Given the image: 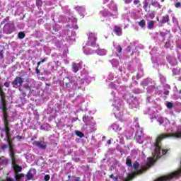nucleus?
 <instances>
[{
  "label": "nucleus",
  "mask_w": 181,
  "mask_h": 181,
  "mask_svg": "<svg viewBox=\"0 0 181 181\" xmlns=\"http://www.w3.org/2000/svg\"><path fill=\"white\" fill-rule=\"evenodd\" d=\"M165 47H166L167 49H172V45H170V42L168 41L165 45Z\"/></svg>",
  "instance_id": "nucleus-36"
},
{
  "label": "nucleus",
  "mask_w": 181,
  "mask_h": 181,
  "mask_svg": "<svg viewBox=\"0 0 181 181\" xmlns=\"http://www.w3.org/2000/svg\"><path fill=\"white\" fill-rule=\"evenodd\" d=\"M154 27H155V22H153V21H150L147 23L148 29H152Z\"/></svg>",
  "instance_id": "nucleus-25"
},
{
  "label": "nucleus",
  "mask_w": 181,
  "mask_h": 181,
  "mask_svg": "<svg viewBox=\"0 0 181 181\" xmlns=\"http://www.w3.org/2000/svg\"><path fill=\"white\" fill-rule=\"evenodd\" d=\"M107 144H108L109 145H111V140H108V141H107Z\"/></svg>",
  "instance_id": "nucleus-58"
},
{
  "label": "nucleus",
  "mask_w": 181,
  "mask_h": 181,
  "mask_svg": "<svg viewBox=\"0 0 181 181\" xmlns=\"http://www.w3.org/2000/svg\"><path fill=\"white\" fill-rule=\"evenodd\" d=\"M9 155L11 158L12 164L14 168L15 172H21L22 170V167H20L16 164V157H15V150L12 147V144H9Z\"/></svg>",
  "instance_id": "nucleus-5"
},
{
  "label": "nucleus",
  "mask_w": 181,
  "mask_h": 181,
  "mask_svg": "<svg viewBox=\"0 0 181 181\" xmlns=\"http://www.w3.org/2000/svg\"><path fill=\"white\" fill-rule=\"evenodd\" d=\"M139 137H141V138L144 137V132H142V130H141L140 129H139L136 131V138H139Z\"/></svg>",
  "instance_id": "nucleus-24"
},
{
  "label": "nucleus",
  "mask_w": 181,
  "mask_h": 181,
  "mask_svg": "<svg viewBox=\"0 0 181 181\" xmlns=\"http://www.w3.org/2000/svg\"><path fill=\"white\" fill-rule=\"evenodd\" d=\"M72 69H73L74 73H77V71H78L79 69H81V65L80 64L73 63Z\"/></svg>",
  "instance_id": "nucleus-20"
},
{
  "label": "nucleus",
  "mask_w": 181,
  "mask_h": 181,
  "mask_svg": "<svg viewBox=\"0 0 181 181\" xmlns=\"http://www.w3.org/2000/svg\"><path fill=\"white\" fill-rule=\"evenodd\" d=\"M6 165H8V159H6V158H5L4 156L1 157L0 158V170L1 169H4V168H5Z\"/></svg>",
  "instance_id": "nucleus-15"
},
{
  "label": "nucleus",
  "mask_w": 181,
  "mask_h": 181,
  "mask_svg": "<svg viewBox=\"0 0 181 181\" xmlns=\"http://www.w3.org/2000/svg\"><path fill=\"white\" fill-rule=\"evenodd\" d=\"M132 2V0H124L125 4H131Z\"/></svg>",
  "instance_id": "nucleus-49"
},
{
  "label": "nucleus",
  "mask_w": 181,
  "mask_h": 181,
  "mask_svg": "<svg viewBox=\"0 0 181 181\" xmlns=\"http://www.w3.org/2000/svg\"><path fill=\"white\" fill-rule=\"evenodd\" d=\"M160 81H162L163 83H165V81H166V78H165L163 76H160Z\"/></svg>",
  "instance_id": "nucleus-44"
},
{
  "label": "nucleus",
  "mask_w": 181,
  "mask_h": 181,
  "mask_svg": "<svg viewBox=\"0 0 181 181\" xmlns=\"http://www.w3.org/2000/svg\"><path fill=\"white\" fill-rule=\"evenodd\" d=\"M13 30H15V25L13 24V22L7 23L4 26V33H6V35H11Z\"/></svg>",
  "instance_id": "nucleus-8"
},
{
  "label": "nucleus",
  "mask_w": 181,
  "mask_h": 181,
  "mask_svg": "<svg viewBox=\"0 0 181 181\" xmlns=\"http://www.w3.org/2000/svg\"><path fill=\"white\" fill-rule=\"evenodd\" d=\"M164 94H165V95H168V94H169V90H166Z\"/></svg>",
  "instance_id": "nucleus-53"
},
{
  "label": "nucleus",
  "mask_w": 181,
  "mask_h": 181,
  "mask_svg": "<svg viewBox=\"0 0 181 181\" xmlns=\"http://www.w3.org/2000/svg\"><path fill=\"white\" fill-rule=\"evenodd\" d=\"M75 29H78V26L76 25Z\"/></svg>",
  "instance_id": "nucleus-61"
},
{
  "label": "nucleus",
  "mask_w": 181,
  "mask_h": 181,
  "mask_svg": "<svg viewBox=\"0 0 181 181\" xmlns=\"http://www.w3.org/2000/svg\"><path fill=\"white\" fill-rule=\"evenodd\" d=\"M37 67H39V66H40V64H42V62H40H40H37Z\"/></svg>",
  "instance_id": "nucleus-54"
},
{
  "label": "nucleus",
  "mask_w": 181,
  "mask_h": 181,
  "mask_svg": "<svg viewBox=\"0 0 181 181\" xmlns=\"http://www.w3.org/2000/svg\"><path fill=\"white\" fill-rule=\"evenodd\" d=\"M110 62L112 64L113 67H117L118 66V61H117L116 59H112Z\"/></svg>",
  "instance_id": "nucleus-30"
},
{
  "label": "nucleus",
  "mask_w": 181,
  "mask_h": 181,
  "mask_svg": "<svg viewBox=\"0 0 181 181\" xmlns=\"http://www.w3.org/2000/svg\"><path fill=\"white\" fill-rule=\"evenodd\" d=\"M1 101H2V109L4 114V121L5 119H8L6 118V106L5 105V93L4 92H1Z\"/></svg>",
  "instance_id": "nucleus-12"
},
{
  "label": "nucleus",
  "mask_w": 181,
  "mask_h": 181,
  "mask_svg": "<svg viewBox=\"0 0 181 181\" xmlns=\"http://www.w3.org/2000/svg\"><path fill=\"white\" fill-rule=\"evenodd\" d=\"M113 180H114L115 181H117V180H118V177H113Z\"/></svg>",
  "instance_id": "nucleus-55"
},
{
  "label": "nucleus",
  "mask_w": 181,
  "mask_h": 181,
  "mask_svg": "<svg viewBox=\"0 0 181 181\" xmlns=\"http://www.w3.org/2000/svg\"><path fill=\"white\" fill-rule=\"evenodd\" d=\"M9 84H10V82H5L4 83V86H5V87H9Z\"/></svg>",
  "instance_id": "nucleus-50"
},
{
  "label": "nucleus",
  "mask_w": 181,
  "mask_h": 181,
  "mask_svg": "<svg viewBox=\"0 0 181 181\" xmlns=\"http://www.w3.org/2000/svg\"><path fill=\"white\" fill-rule=\"evenodd\" d=\"M136 139L139 144H144V137H136Z\"/></svg>",
  "instance_id": "nucleus-31"
},
{
  "label": "nucleus",
  "mask_w": 181,
  "mask_h": 181,
  "mask_svg": "<svg viewBox=\"0 0 181 181\" xmlns=\"http://www.w3.org/2000/svg\"><path fill=\"white\" fill-rule=\"evenodd\" d=\"M112 105L115 107L113 109L115 117H116V118H121L123 115V109L121 107V100L118 98H115Z\"/></svg>",
  "instance_id": "nucleus-4"
},
{
  "label": "nucleus",
  "mask_w": 181,
  "mask_h": 181,
  "mask_svg": "<svg viewBox=\"0 0 181 181\" xmlns=\"http://www.w3.org/2000/svg\"><path fill=\"white\" fill-rule=\"evenodd\" d=\"M76 11L78 12L79 15H81V18H84V15H86V8L83 6H76Z\"/></svg>",
  "instance_id": "nucleus-17"
},
{
  "label": "nucleus",
  "mask_w": 181,
  "mask_h": 181,
  "mask_svg": "<svg viewBox=\"0 0 181 181\" xmlns=\"http://www.w3.org/2000/svg\"><path fill=\"white\" fill-rule=\"evenodd\" d=\"M110 129H112V131H115V132H118L121 131L122 128L119 127V124L118 123H113L110 127Z\"/></svg>",
  "instance_id": "nucleus-18"
},
{
  "label": "nucleus",
  "mask_w": 181,
  "mask_h": 181,
  "mask_svg": "<svg viewBox=\"0 0 181 181\" xmlns=\"http://www.w3.org/2000/svg\"><path fill=\"white\" fill-rule=\"evenodd\" d=\"M16 139H18V141H21V139H22V136H16Z\"/></svg>",
  "instance_id": "nucleus-51"
},
{
  "label": "nucleus",
  "mask_w": 181,
  "mask_h": 181,
  "mask_svg": "<svg viewBox=\"0 0 181 181\" xmlns=\"http://www.w3.org/2000/svg\"><path fill=\"white\" fill-rule=\"evenodd\" d=\"M136 94H139L141 93V90L138 89L136 92H134Z\"/></svg>",
  "instance_id": "nucleus-52"
},
{
  "label": "nucleus",
  "mask_w": 181,
  "mask_h": 181,
  "mask_svg": "<svg viewBox=\"0 0 181 181\" xmlns=\"http://www.w3.org/2000/svg\"><path fill=\"white\" fill-rule=\"evenodd\" d=\"M167 22H169V16L168 15L163 17L162 23H166Z\"/></svg>",
  "instance_id": "nucleus-29"
},
{
  "label": "nucleus",
  "mask_w": 181,
  "mask_h": 181,
  "mask_svg": "<svg viewBox=\"0 0 181 181\" xmlns=\"http://www.w3.org/2000/svg\"><path fill=\"white\" fill-rule=\"evenodd\" d=\"M34 175H36V170L35 169H30L27 174V178L28 180H30L31 179H33Z\"/></svg>",
  "instance_id": "nucleus-19"
},
{
  "label": "nucleus",
  "mask_w": 181,
  "mask_h": 181,
  "mask_svg": "<svg viewBox=\"0 0 181 181\" xmlns=\"http://www.w3.org/2000/svg\"><path fill=\"white\" fill-rule=\"evenodd\" d=\"M95 42H97V37H95L94 33H90L88 36V45H90L92 47H98Z\"/></svg>",
  "instance_id": "nucleus-9"
},
{
  "label": "nucleus",
  "mask_w": 181,
  "mask_h": 181,
  "mask_svg": "<svg viewBox=\"0 0 181 181\" xmlns=\"http://www.w3.org/2000/svg\"><path fill=\"white\" fill-rule=\"evenodd\" d=\"M36 73H37V74H39V73H40V71H39V69H36Z\"/></svg>",
  "instance_id": "nucleus-59"
},
{
  "label": "nucleus",
  "mask_w": 181,
  "mask_h": 181,
  "mask_svg": "<svg viewBox=\"0 0 181 181\" xmlns=\"http://www.w3.org/2000/svg\"><path fill=\"white\" fill-rule=\"evenodd\" d=\"M46 60H47V57L41 58L40 62V63H45V62H46Z\"/></svg>",
  "instance_id": "nucleus-46"
},
{
  "label": "nucleus",
  "mask_w": 181,
  "mask_h": 181,
  "mask_svg": "<svg viewBox=\"0 0 181 181\" xmlns=\"http://www.w3.org/2000/svg\"><path fill=\"white\" fill-rule=\"evenodd\" d=\"M116 50L117 53H121V52H122V47H121V45H117L116 47Z\"/></svg>",
  "instance_id": "nucleus-38"
},
{
  "label": "nucleus",
  "mask_w": 181,
  "mask_h": 181,
  "mask_svg": "<svg viewBox=\"0 0 181 181\" xmlns=\"http://www.w3.org/2000/svg\"><path fill=\"white\" fill-rule=\"evenodd\" d=\"M83 52L86 54H93V53H97V54H99V56H105L107 54V50L104 49H90V48H86V47H83Z\"/></svg>",
  "instance_id": "nucleus-7"
},
{
  "label": "nucleus",
  "mask_w": 181,
  "mask_h": 181,
  "mask_svg": "<svg viewBox=\"0 0 181 181\" xmlns=\"http://www.w3.org/2000/svg\"><path fill=\"white\" fill-rule=\"evenodd\" d=\"M166 107L169 109H172L173 108V103H170V102H168L166 103Z\"/></svg>",
  "instance_id": "nucleus-35"
},
{
  "label": "nucleus",
  "mask_w": 181,
  "mask_h": 181,
  "mask_svg": "<svg viewBox=\"0 0 181 181\" xmlns=\"http://www.w3.org/2000/svg\"><path fill=\"white\" fill-rule=\"evenodd\" d=\"M158 8H159L160 9V8H162V6L159 4H158Z\"/></svg>",
  "instance_id": "nucleus-57"
},
{
  "label": "nucleus",
  "mask_w": 181,
  "mask_h": 181,
  "mask_svg": "<svg viewBox=\"0 0 181 181\" xmlns=\"http://www.w3.org/2000/svg\"><path fill=\"white\" fill-rule=\"evenodd\" d=\"M173 23H177V20H176V18L173 17Z\"/></svg>",
  "instance_id": "nucleus-48"
},
{
  "label": "nucleus",
  "mask_w": 181,
  "mask_h": 181,
  "mask_svg": "<svg viewBox=\"0 0 181 181\" xmlns=\"http://www.w3.org/2000/svg\"><path fill=\"white\" fill-rule=\"evenodd\" d=\"M2 132L5 133L8 144H4L3 146H1V149H3V151H5V149H8V148H9V144H11L13 151H15V149L13 148V144L11 141V136H12V134H13V132H11V126L8 122V119L4 120V128L2 129Z\"/></svg>",
  "instance_id": "nucleus-2"
},
{
  "label": "nucleus",
  "mask_w": 181,
  "mask_h": 181,
  "mask_svg": "<svg viewBox=\"0 0 181 181\" xmlns=\"http://www.w3.org/2000/svg\"><path fill=\"white\" fill-rule=\"evenodd\" d=\"M173 132L174 133L171 134H168V136H170V138L180 139H181V125L177 126L176 130L175 131L173 130Z\"/></svg>",
  "instance_id": "nucleus-10"
},
{
  "label": "nucleus",
  "mask_w": 181,
  "mask_h": 181,
  "mask_svg": "<svg viewBox=\"0 0 181 181\" xmlns=\"http://www.w3.org/2000/svg\"><path fill=\"white\" fill-rule=\"evenodd\" d=\"M147 114H149V115L151 116V119L156 118V112H155V111H153V110L152 109H148Z\"/></svg>",
  "instance_id": "nucleus-21"
},
{
  "label": "nucleus",
  "mask_w": 181,
  "mask_h": 181,
  "mask_svg": "<svg viewBox=\"0 0 181 181\" xmlns=\"http://www.w3.org/2000/svg\"><path fill=\"white\" fill-rule=\"evenodd\" d=\"M110 9L113 10V11L115 12V15H117V4H115V3H114V1H112L110 3Z\"/></svg>",
  "instance_id": "nucleus-23"
},
{
  "label": "nucleus",
  "mask_w": 181,
  "mask_h": 181,
  "mask_svg": "<svg viewBox=\"0 0 181 181\" xmlns=\"http://www.w3.org/2000/svg\"><path fill=\"white\" fill-rule=\"evenodd\" d=\"M114 30L117 36H121L122 35V30L121 29V28L118 26H115Z\"/></svg>",
  "instance_id": "nucleus-22"
},
{
  "label": "nucleus",
  "mask_w": 181,
  "mask_h": 181,
  "mask_svg": "<svg viewBox=\"0 0 181 181\" xmlns=\"http://www.w3.org/2000/svg\"><path fill=\"white\" fill-rule=\"evenodd\" d=\"M141 85L143 86L144 88L148 86L147 88V91L148 93H156L158 91V88L155 86V83H152V80L151 79H146L142 81Z\"/></svg>",
  "instance_id": "nucleus-6"
},
{
  "label": "nucleus",
  "mask_w": 181,
  "mask_h": 181,
  "mask_svg": "<svg viewBox=\"0 0 181 181\" xmlns=\"http://www.w3.org/2000/svg\"><path fill=\"white\" fill-rule=\"evenodd\" d=\"M76 135H77V136H79V138H83V136H84V134L79 131L76 132Z\"/></svg>",
  "instance_id": "nucleus-34"
},
{
  "label": "nucleus",
  "mask_w": 181,
  "mask_h": 181,
  "mask_svg": "<svg viewBox=\"0 0 181 181\" xmlns=\"http://www.w3.org/2000/svg\"><path fill=\"white\" fill-rule=\"evenodd\" d=\"M18 37H19V39H23L25 37V33L20 32L18 33Z\"/></svg>",
  "instance_id": "nucleus-39"
},
{
  "label": "nucleus",
  "mask_w": 181,
  "mask_h": 181,
  "mask_svg": "<svg viewBox=\"0 0 181 181\" xmlns=\"http://www.w3.org/2000/svg\"><path fill=\"white\" fill-rule=\"evenodd\" d=\"M84 81H86L87 84H90V83H91V77L86 76L85 79L81 78L76 81L74 78H71L69 83H66V86L68 88L76 90V88H80L81 87V84H84Z\"/></svg>",
  "instance_id": "nucleus-3"
},
{
  "label": "nucleus",
  "mask_w": 181,
  "mask_h": 181,
  "mask_svg": "<svg viewBox=\"0 0 181 181\" xmlns=\"http://www.w3.org/2000/svg\"><path fill=\"white\" fill-rule=\"evenodd\" d=\"M146 22L145 20H142L140 22H139V25L141 26V28H144L146 25Z\"/></svg>",
  "instance_id": "nucleus-33"
},
{
  "label": "nucleus",
  "mask_w": 181,
  "mask_h": 181,
  "mask_svg": "<svg viewBox=\"0 0 181 181\" xmlns=\"http://www.w3.org/2000/svg\"><path fill=\"white\" fill-rule=\"evenodd\" d=\"M144 9H145V11H146V9H148V2L146 1H144Z\"/></svg>",
  "instance_id": "nucleus-42"
},
{
  "label": "nucleus",
  "mask_w": 181,
  "mask_h": 181,
  "mask_svg": "<svg viewBox=\"0 0 181 181\" xmlns=\"http://www.w3.org/2000/svg\"><path fill=\"white\" fill-rule=\"evenodd\" d=\"M83 121L86 125H95V123L93 122V117L85 115L83 117Z\"/></svg>",
  "instance_id": "nucleus-13"
},
{
  "label": "nucleus",
  "mask_w": 181,
  "mask_h": 181,
  "mask_svg": "<svg viewBox=\"0 0 181 181\" xmlns=\"http://www.w3.org/2000/svg\"><path fill=\"white\" fill-rule=\"evenodd\" d=\"M110 177H111L112 179H114V175H110Z\"/></svg>",
  "instance_id": "nucleus-60"
},
{
  "label": "nucleus",
  "mask_w": 181,
  "mask_h": 181,
  "mask_svg": "<svg viewBox=\"0 0 181 181\" xmlns=\"http://www.w3.org/2000/svg\"><path fill=\"white\" fill-rule=\"evenodd\" d=\"M24 88H25L28 91H30L31 93V94H34V93H35V90H32V88H30V86H29V84H28V83L24 85Z\"/></svg>",
  "instance_id": "nucleus-27"
},
{
  "label": "nucleus",
  "mask_w": 181,
  "mask_h": 181,
  "mask_svg": "<svg viewBox=\"0 0 181 181\" xmlns=\"http://www.w3.org/2000/svg\"><path fill=\"white\" fill-rule=\"evenodd\" d=\"M126 165H127V166H129V168H132V163L131 161V159L127 158Z\"/></svg>",
  "instance_id": "nucleus-32"
},
{
  "label": "nucleus",
  "mask_w": 181,
  "mask_h": 181,
  "mask_svg": "<svg viewBox=\"0 0 181 181\" xmlns=\"http://www.w3.org/2000/svg\"><path fill=\"white\" fill-rule=\"evenodd\" d=\"M111 94L113 95V97H115V93L114 91H112Z\"/></svg>",
  "instance_id": "nucleus-56"
},
{
  "label": "nucleus",
  "mask_w": 181,
  "mask_h": 181,
  "mask_svg": "<svg viewBox=\"0 0 181 181\" xmlns=\"http://www.w3.org/2000/svg\"><path fill=\"white\" fill-rule=\"evenodd\" d=\"M175 122H174V123H173V125H175Z\"/></svg>",
  "instance_id": "nucleus-64"
},
{
  "label": "nucleus",
  "mask_w": 181,
  "mask_h": 181,
  "mask_svg": "<svg viewBox=\"0 0 181 181\" xmlns=\"http://www.w3.org/2000/svg\"><path fill=\"white\" fill-rule=\"evenodd\" d=\"M133 3L134 5L137 6V8H139V6H141V3L139 2V0H134Z\"/></svg>",
  "instance_id": "nucleus-37"
},
{
  "label": "nucleus",
  "mask_w": 181,
  "mask_h": 181,
  "mask_svg": "<svg viewBox=\"0 0 181 181\" xmlns=\"http://www.w3.org/2000/svg\"><path fill=\"white\" fill-rule=\"evenodd\" d=\"M175 8H180L181 7V3L180 2H177L175 4Z\"/></svg>",
  "instance_id": "nucleus-45"
},
{
  "label": "nucleus",
  "mask_w": 181,
  "mask_h": 181,
  "mask_svg": "<svg viewBox=\"0 0 181 181\" xmlns=\"http://www.w3.org/2000/svg\"><path fill=\"white\" fill-rule=\"evenodd\" d=\"M167 134H163L160 136H158L156 139V143L154 144L153 146V151L152 152L153 158L150 157L148 158L147 163L141 165V168L140 170L138 169L139 166V163L138 162H135L133 165V168L136 173H129L127 175V178H124L123 181H129L134 177H135V175H141V173H144L146 169H148L150 166H152L153 163H155V160L158 159V158H160V156H163V155H166V153L168 152V150L163 149L160 147V141L162 139H165V138L170 139H175L173 137L169 136L171 134H174L175 132H173V127H171L170 129H166Z\"/></svg>",
  "instance_id": "nucleus-1"
},
{
  "label": "nucleus",
  "mask_w": 181,
  "mask_h": 181,
  "mask_svg": "<svg viewBox=\"0 0 181 181\" xmlns=\"http://www.w3.org/2000/svg\"><path fill=\"white\" fill-rule=\"evenodd\" d=\"M6 22H9V17H6L4 19V21L1 22V25H4V23H6Z\"/></svg>",
  "instance_id": "nucleus-41"
},
{
  "label": "nucleus",
  "mask_w": 181,
  "mask_h": 181,
  "mask_svg": "<svg viewBox=\"0 0 181 181\" xmlns=\"http://www.w3.org/2000/svg\"><path fill=\"white\" fill-rule=\"evenodd\" d=\"M143 76V72L142 71H140V72L137 74V77L139 78V77H142Z\"/></svg>",
  "instance_id": "nucleus-47"
},
{
  "label": "nucleus",
  "mask_w": 181,
  "mask_h": 181,
  "mask_svg": "<svg viewBox=\"0 0 181 181\" xmlns=\"http://www.w3.org/2000/svg\"><path fill=\"white\" fill-rule=\"evenodd\" d=\"M130 108H138V102L134 101L132 103L129 104Z\"/></svg>",
  "instance_id": "nucleus-28"
},
{
  "label": "nucleus",
  "mask_w": 181,
  "mask_h": 181,
  "mask_svg": "<svg viewBox=\"0 0 181 181\" xmlns=\"http://www.w3.org/2000/svg\"><path fill=\"white\" fill-rule=\"evenodd\" d=\"M157 121L160 125H163L164 127H166V125L169 124V119H168L166 117H158Z\"/></svg>",
  "instance_id": "nucleus-14"
},
{
  "label": "nucleus",
  "mask_w": 181,
  "mask_h": 181,
  "mask_svg": "<svg viewBox=\"0 0 181 181\" xmlns=\"http://www.w3.org/2000/svg\"><path fill=\"white\" fill-rule=\"evenodd\" d=\"M25 176L23 174H19L18 173H16L15 174V178L16 181H19V180L22 179Z\"/></svg>",
  "instance_id": "nucleus-26"
},
{
  "label": "nucleus",
  "mask_w": 181,
  "mask_h": 181,
  "mask_svg": "<svg viewBox=\"0 0 181 181\" xmlns=\"http://www.w3.org/2000/svg\"><path fill=\"white\" fill-rule=\"evenodd\" d=\"M119 71H122V69L119 68Z\"/></svg>",
  "instance_id": "nucleus-62"
},
{
  "label": "nucleus",
  "mask_w": 181,
  "mask_h": 181,
  "mask_svg": "<svg viewBox=\"0 0 181 181\" xmlns=\"http://www.w3.org/2000/svg\"><path fill=\"white\" fill-rule=\"evenodd\" d=\"M33 145L37 146V148H40V149H46V147L47 146V145H46V143H42L37 141H35L33 142Z\"/></svg>",
  "instance_id": "nucleus-16"
},
{
  "label": "nucleus",
  "mask_w": 181,
  "mask_h": 181,
  "mask_svg": "<svg viewBox=\"0 0 181 181\" xmlns=\"http://www.w3.org/2000/svg\"><path fill=\"white\" fill-rule=\"evenodd\" d=\"M49 180H50V175H46L44 177V180H45V181H49Z\"/></svg>",
  "instance_id": "nucleus-43"
},
{
  "label": "nucleus",
  "mask_w": 181,
  "mask_h": 181,
  "mask_svg": "<svg viewBox=\"0 0 181 181\" xmlns=\"http://www.w3.org/2000/svg\"><path fill=\"white\" fill-rule=\"evenodd\" d=\"M151 4H152V5H155V3H152Z\"/></svg>",
  "instance_id": "nucleus-63"
},
{
  "label": "nucleus",
  "mask_w": 181,
  "mask_h": 181,
  "mask_svg": "<svg viewBox=\"0 0 181 181\" xmlns=\"http://www.w3.org/2000/svg\"><path fill=\"white\" fill-rule=\"evenodd\" d=\"M23 84V78L21 77H16L15 80L12 82L13 87L14 88H18V87H21Z\"/></svg>",
  "instance_id": "nucleus-11"
},
{
  "label": "nucleus",
  "mask_w": 181,
  "mask_h": 181,
  "mask_svg": "<svg viewBox=\"0 0 181 181\" xmlns=\"http://www.w3.org/2000/svg\"><path fill=\"white\" fill-rule=\"evenodd\" d=\"M42 0H37L36 1V5H37V6H42Z\"/></svg>",
  "instance_id": "nucleus-40"
}]
</instances>
